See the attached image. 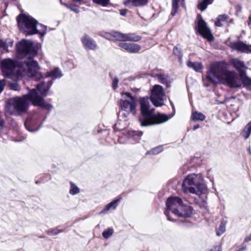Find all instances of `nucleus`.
<instances>
[{
	"label": "nucleus",
	"instance_id": "nucleus-38",
	"mask_svg": "<svg viewBox=\"0 0 251 251\" xmlns=\"http://www.w3.org/2000/svg\"><path fill=\"white\" fill-rule=\"evenodd\" d=\"M13 41L11 39H7L4 41V45H3V50L6 52L8 51V48L12 47L13 45Z\"/></svg>",
	"mask_w": 251,
	"mask_h": 251
},
{
	"label": "nucleus",
	"instance_id": "nucleus-31",
	"mask_svg": "<svg viewBox=\"0 0 251 251\" xmlns=\"http://www.w3.org/2000/svg\"><path fill=\"white\" fill-rule=\"evenodd\" d=\"M180 0H172V9L171 15L174 16L177 12L178 3ZM184 0H182V4H184Z\"/></svg>",
	"mask_w": 251,
	"mask_h": 251
},
{
	"label": "nucleus",
	"instance_id": "nucleus-34",
	"mask_svg": "<svg viewBox=\"0 0 251 251\" xmlns=\"http://www.w3.org/2000/svg\"><path fill=\"white\" fill-rule=\"evenodd\" d=\"M135 6H142L146 5L149 0H129Z\"/></svg>",
	"mask_w": 251,
	"mask_h": 251
},
{
	"label": "nucleus",
	"instance_id": "nucleus-49",
	"mask_svg": "<svg viewBox=\"0 0 251 251\" xmlns=\"http://www.w3.org/2000/svg\"><path fill=\"white\" fill-rule=\"evenodd\" d=\"M4 45V41L0 39V48L3 49Z\"/></svg>",
	"mask_w": 251,
	"mask_h": 251
},
{
	"label": "nucleus",
	"instance_id": "nucleus-42",
	"mask_svg": "<svg viewBox=\"0 0 251 251\" xmlns=\"http://www.w3.org/2000/svg\"><path fill=\"white\" fill-rule=\"evenodd\" d=\"M129 44H130V43H126L122 42V43H120L119 44L118 46L120 48H121L127 51H128Z\"/></svg>",
	"mask_w": 251,
	"mask_h": 251
},
{
	"label": "nucleus",
	"instance_id": "nucleus-8",
	"mask_svg": "<svg viewBox=\"0 0 251 251\" xmlns=\"http://www.w3.org/2000/svg\"><path fill=\"white\" fill-rule=\"evenodd\" d=\"M122 99L120 100V110L119 115L127 117L130 113H135L137 105L136 100L130 93H122Z\"/></svg>",
	"mask_w": 251,
	"mask_h": 251
},
{
	"label": "nucleus",
	"instance_id": "nucleus-30",
	"mask_svg": "<svg viewBox=\"0 0 251 251\" xmlns=\"http://www.w3.org/2000/svg\"><path fill=\"white\" fill-rule=\"evenodd\" d=\"M251 133V121L246 126L244 127L243 131L242 132V135L245 138V139L248 138Z\"/></svg>",
	"mask_w": 251,
	"mask_h": 251
},
{
	"label": "nucleus",
	"instance_id": "nucleus-6",
	"mask_svg": "<svg viewBox=\"0 0 251 251\" xmlns=\"http://www.w3.org/2000/svg\"><path fill=\"white\" fill-rule=\"evenodd\" d=\"M227 64L225 62H217L210 65V69L207 72L206 77L208 81L214 84L220 83L226 73Z\"/></svg>",
	"mask_w": 251,
	"mask_h": 251
},
{
	"label": "nucleus",
	"instance_id": "nucleus-5",
	"mask_svg": "<svg viewBox=\"0 0 251 251\" xmlns=\"http://www.w3.org/2000/svg\"><path fill=\"white\" fill-rule=\"evenodd\" d=\"M39 70L38 62L32 58H28L19 64L16 71L18 75L29 77L35 76L37 80H39L44 77L43 75L39 71Z\"/></svg>",
	"mask_w": 251,
	"mask_h": 251
},
{
	"label": "nucleus",
	"instance_id": "nucleus-1",
	"mask_svg": "<svg viewBox=\"0 0 251 251\" xmlns=\"http://www.w3.org/2000/svg\"><path fill=\"white\" fill-rule=\"evenodd\" d=\"M28 102L48 110L52 108L51 104L45 102L44 98L37 93L35 89H32L27 94L8 99L5 104L6 111L11 115H19L27 111Z\"/></svg>",
	"mask_w": 251,
	"mask_h": 251
},
{
	"label": "nucleus",
	"instance_id": "nucleus-3",
	"mask_svg": "<svg viewBox=\"0 0 251 251\" xmlns=\"http://www.w3.org/2000/svg\"><path fill=\"white\" fill-rule=\"evenodd\" d=\"M166 209L164 214L167 219L170 221L175 220L170 215V212L178 217H188L193 213L192 207L183 203L182 200L178 197H170L166 201Z\"/></svg>",
	"mask_w": 251,
	"mask_h": 251
},
{
	"label": "nucleus",
	"instance_id": "nucleus-14",
	"mask_svg": "<svg viewBox=\"0 0 251 251\" xmlns=\"http://www.w3.org/2000/svg\"><path fill=\"white\" fill-rule=\"evenodd\" d=\"M231 48L241 53H251V45L246 44L241 41H237L232 43Z\"/></svg>",
	"mask_w": 251,
	"mask_h": 251
},
{
	"label": "nucleus",
	"instance_id": "nucleus-36",
	"mask_svg": "<svg viewBox=\"0 0 251 251\" xmlns=\"http://www.w3.org/2000/svg\"><path fill=\"white\" fill-rule=\"evenodd\" d=\"M173 52L175 55L177 56L178 57L179 61L181 62L182 58V53L181 52V49L179 48L178 46H176L174 48Z\"/></svg>",
	"mask_w": 251,
	"mask_h": 251
},
{
	"label": "nucleus",
	"instance_id": "nucleus-15",
	"mask_svg": "<svg viewBox=\"0 0 251 251\" xmlns=\"http://www.w3.org/2000/svg\"><path fill=\"white\" fill-rule=\"evenodd\" d=\"M53 82L52 81H48L47 83L45 81H42L40 83L38 84L36 88L37 92L39 91L42 96L45 97L47 95V93ZM38 94V93H37Z\"/></svg>",
	"mask_w": 251,
	"mask_h": 251
},
{
	"label": "nucleus",
	"instance_id": "nucleus-55",
	"mask_svg": "<svg viewBox=\"0 0 251 251\" xmlns=\"http://www.w3.org/2000/svg\"><path fill=\"white\" fill-rule=\"evenodd\" d=\"M43 181H44V180L43 179V178H41L40 180H37V181H36V184H38V183H39V182H43Z\"/></svg>",
	"mask_w": 251,
	"mask_h": 251
},
{
	"label": "nucleus",
	"instance_id": "nucleus-29",
	"mask_svg": "<svg viewBox=\"0 0 251 251\" xmlns=\"http://www.w3.org/2000/svg\"><path fill=\"white\" fill-rule=\"evenodd\" d=\"M191 118L194 121H203L205 119V116L202 113L196 111L192 113Z\"/></svg>",
	"mask_w": 251,
	"mask_h": 251
},
{
	"label": "nucleus",
	"instance_id": "nucleus-40",
	"mask_svg": "<svg viewBox=\"0 0 251 251\" xmlns=\"http://www.w3.org/2000/svg\"><path fill=\"white\" fill-rule=\"evenodd\" d=\"M64 5L68 9H70L72 11H73L76 13H78L79 12V7L78 6H76V5L70 6V5H68L67 4H64Z\"/></svg>",
	"mask_w": 251,
	"mask_h": 251
},
{
	"label": "nucleus",
	"instance_id": "nucleus-12",
	"mask_svg": "<svg viewBox=\"0 0 251 251\" xmlns=\"http://www.w3.org/2000/svg\"><path fill=\"white\" fill-rule=\"evenodd\" d=\"M32 46V42L23 39L16 44V49L20 55H26L30 53Z\"/></svg>",
	"mask_w": 251,
	"mask_h": 251
},
{
	"label": "nucleus",
	"instance_id": "nucleus-21",
	"mask_svg": "<svg viewBox=\"0 0 251 251\" xmlns=\"http://www.w3.org/2000/svg\"><path fill=\"white\" fill-rule=\"evenodd\" d=\"M63 75L61 70L58 68H55L53 70L46 73L45 77H51L52 79L61 77Z\"/></svg>",
	"mask_w": 251,
	"mask_h": 251
},
{
	"label": "nucleus",
	"instance_id": "nucleus-56",
	"mask_svg": "<svg viewBox=\"0 0 251 251\" xmlns=\"http://www.w3.org/2000/svg\"><path fill=\"white\" fill-rule=\"evenodd\" d=\"M82 0H73V1L80 2Z\"/></svg>",
	"mask_w": 251,
	"mask_h": 251
},
{
	"label": "nucleus",
	"instance_id": "nucleus-27",
	"mask_svg": "<svg viewBox=\"0 0 251 251\" xmlns=\"http://www.w3.org/2000/svg\"><path fill=\"white\" fill-rule=\"evenodd\" d=\"M164 145H159L147 151L146 154H158L164 150Z\"/></svg>",
	"mask_w": 251,
	"mask_h": 251
},
{
	"label": "nucleus",
	"instance_id": "nucleus-11",
	"mask_svg": "<svg viewBox=\"0 0 251 251\" xmlns=\"http://www.w3.org/2000/svg\"><path fill=\"white\" fill-rule=\"evenodd\" d=\"M198 30L204 38L206 39L209 41H213L214 37L210 28L207 26L205 22L201 18L199 20L198 23Z\"/></svg>",
	"mask_w": 251,
	"mask_h": 251
},
{
	"label": "nucleus",
	"instance_id": "nucleus-10",
	"mask_svg": "<svg viewBox=\"0 0 251 251\" xmlns=\"http://www.w3.org/2000/svg\"><path fill=\"white\" fill-rule=\"evenodd\" d=\"M221 82L225 83L230 88H239L241 84L236 74L232 71H227Z\"/></svg>",
	"mask_w": 251,
	"mask_h": 251
},
{
	"label": "nucleus",
	"instance_id": "nucleus-53",
	"mask_svg": "<svg viewBox=\"0 0 251 251\" xmlns=\"http://www.w3.org/2000/svg\"><path fill=\"white\" fill-rule=\"evenodd\" d=\"M246 250V247H243L240 248L237 251H245Z\"/></svg>",
	"mask_w": 251,
	"mask_h": 251
},
{
	"label": "nucleus",
	"instance_id": "nucleus-25",
	"mask_svg": "<svg viewBox=\"0 0 251 251\" xmlns=\"http://www.w3.org/2000/svg\"><path fill=\"white\" fill-rule=\"evenodd\" d=\"M228 18V16L226 15H219L217 18L215 25L217 26H223L226 22Z\"/></svg>",
	"mask_w": 251,
	"mask_h": 251
},
{
	"label": "nucleus",
	"instance_id": "nucleus-4",
	"mask_svg": "<svg viewBox=\"0 0 251 251\" xmlns=\"http://www.w3.org/2000/svg\"><path fill=\"white\" fill-rule=\"evenodd\" d=\"M201 174L188 175L183 180L182 189L184 193H191L200 195L207 191L206 186L203 183Z\"/></svg>",
	"mask_w": 251,
	"mask_h": 251
},
{
	"label": "nucleus",
	"instance_id": "nucleus-54",
	"mask_svg": "<svg viewBox=\"0 0 251 251\" xmlns=\"http://www.w3.org/2000/svg\"><path fill=\"white\" fill-rule=\"evenodd\" d=\"M199 127V125H196L194 126L193 127V129L195 130H196L197 129H198V128Z\"/></svg>",
	"mask_w": 251,
	"mask_h": 251
},
{
	"label": "nucleus",
	"instance_id": "nucleus-52",
	"mask_svg": "<svg viewBox=\"0 0 251 251\" xmlns=\"http://www.w3.org/2000/svg\"><path fill=\"white\" fill-rule=\"evenodd\" d=\"M133 133H134V135H135L137 134L138 136H140L142 135V133L141 132L135 131V132H133Z\"/></svg>",
	"mask_w": 251,
	"mask_h": 251
},
{
	"label": "nucleus",
	"instance_id": "nucleus-17",
	"mask_svg": "<svg viewBox=\"0 0 251 251\" xmlns=\"http://www.w3.org/2000/svg\"><path fill=\"white\" fill-rule=\"evenodd\" d=\"M82 43L87 50H94L97 48L96 42L87 35H84L81 39Z\"/></svg>",
	"mask_w": 251,
	"mask_h": 251
},
{
	"label": "nucleus",
	"instance_id": "nucleus-50",
	"mask_svg": "<svg viewBox=\"0 0 251 251\" xmlns=\"http://www.w3.org/2000/svg\"><path fill=\"white\" fill-rule=\"evenodd\" d=\"M118 124H116L114 125V126L113 127V129H114L115 131H116L117 128L118 130H121V129L118 128Z\"/></svg>",
	"mask_w": 251,
	"mask_h": 251
},
{
	"label": "nucleus",
	"instance_id": "nucleus-48",
	"mask_svg": "<svg viewBox=\"0 0 251 251\" xmlns=\"http://www.w3.org/2000/svg\"><path fill=\"white\" fill-rule=\"evenodd\" d=\"M126 11H127L126 9L122 10L120 11V14L122 16H125L126 15Z\"/></svg>",
	"mask_w": 251,
	"mask_h": 251
},
{
	"label": "nucleus",
	"instance_id": "nucleus-26",
	"mask_svg": "<svg viewBox=\"0 0 251 251\" xmlns=\"http://www.w3.org/2000/svg\"><path fill=\"white\" fill-rule=\"evenodd\" d=\"M226 224L227 222L225 220L221 221L219 227L216 230V234L217 236H221L226 231Z\"/></svg>",
	"mask_w": 251,
	"mask_h": 251
},
{
	"label": "nucleus",
	"instance_id": "nucleus-45",
	"mask_svg": "<svg viewBox=\"0 0 251 251\" xmlns=\"http://www.w3.org/2000/svg\"><path fill=\"white\" fill-rule=\"evenodd\" d=\"M5 86L4 80H0V94L3 91Z\"/></svg>",
	"mask_w": 251,
	"mask_h": 251
},
{
	"label": "nucleus",
	"instance_id": "nucleus-16",
	"mask_svg": "<svg viewBox=\"0 0 251 251\" xmlns=\"http://www.w3.org/2000/svg\"><path fill=\"white\" fill-rule=\"evenodd\" d=\"M230 62L235 69L239 72V75L245 73L247 69L244 61L238 58H232Z\"/></svg>",
	"mask_w": 251,
	"mask_h": 251
},
{
	"label": "nucleus",
	"instance_id": "nucleus-37",
	"mask_svg": "<svg viewBox=\"0 0 251 251\" xmlns=\"http://www.w3.org/2000/svg\"><path fill=\"white\" fill-rule=\"evenodd\" d=\"M93 2L103 7H107L110 4V0H92Z\"/></svg>",
	"mask_w": 251,
	"mask_h": 251
},
{
	"label": "nucleus",
	"instance_id": "nucleus-43",
	"mask_svg": "<svg viewBox=\"0 0 251 251\" xmlns=\"http://www.w3.org/2000/svg\"><path fill=\"white\" fill-rule=\"evenodd\" d=\"M11 89L15 91L19 90V86L17 83L14 82L10 84Z\"/></svg>",
	"mask_w": 251,
	"mask_h": 251
},
{
	"label": "nucleus",
	"instance_id": "nucleus-51",
	"mask_svg": "<svg viewBox=\"0 0 251 251\" xmlns=\"http://www.w3.org/2000/svg\"><path fill=\"white\" fill-rule=\"evenodd\" d=\"M250 241H251V235L250 236L247 237L245 239V242H249Z\"/></svg>",
	"mask_w": 251,
	"mask_h": 251
},
{
	"label": "nucleus",
	"instance_id": "nucleus-22",
	"mask_svg": "<svg viewBox=\"0 0 251 251\" xmlns=\"http://www.w3.org/2000/svg\"><path fill=\"white\" fill-rule=\"evenodd\" d=\"M187 66L188 67L193 69L197 72H201L203 69L202 64L199 62H193L191 61H188Z\"/></svg>",
	"mask_w": 251,
	"mask_h": 251
},
{
	"label": "nucleus",
	"instance_id": "nucleus-28",
	"mask_svg": "<svg viewBox=\"0 0 251 251\" xmlns=\"http://www.w3.org/2000/svg\"><path fill=\"white\" fill-rule=\"evenodd\" d=\"M239 75L245 87L251 86V78L247 75L246 72Z\"/></svg>",
	"mask_w": 251,
	"mask_h": 251
},
{
	"label": "nucleus",
	"instance_id": "nucleus-7",
	"mask_svg": "<svg viewBox=\"0 0 251 251\" xmlns=\"http://www.w3.org/2000/svg\"><path fill=\"white\" fill-rule=\"evenodd\" d=\"M19 28L25 35L37 34L38 22L32 17L25 14H20L17 18Z\"/></svg>",
	"mask_w": 251,
	"mask_h": 251
},
{
	"label": "nucleus",
	"instance_id": "nucleus-44",
	"mask_svg": "<svg viewBox=\"0 0 251 251\" xmlns=\"http://www.w3.org/2000/svg\"><path fill=\"white\" fill-rule=\"evenodd\" d=\"M118 82V79L117 77H115L112 82V87L114 89H116L117 88Z\"/></svg>",
	"mask_w": 251,
	"mask_h": 251
},
{
	"label": "nucleus",
	"instance_id": "nucleus-59",
	"mask_svg": "<svg viewBox=\"0 0 251 251\" xmlns=\"http://www.w3.org/2000/svg\"><path fill=\"white\" fill-rule=\"evenodd\" d=\"M248 150H249V153H250V154H251V151L250 148H249V149H248Z\"/></svg>",
	"mask_w": 251,
	"mask_h": 251
},
{
	"label": "nucleus",
	"instance_id": "nucleus-35",
	"mask_svg": "<svg viewBox=\"0 0 251 251\" xmlns=\"http://www.w3.org/2000/svg\"><path fill=\"white\" fill-rule=\"evenodd\" d=\"M114 233V229L111 227L105 229L102 232V236L105 239H108Z\"/></svg>",
	"mask_w": 251,
	"mask_h": 251
},
{
	"label": "nucleus",
	"instance_id": "nucleus-9",
	"mask_svg": "<svg viewBox=\"0 0 251 251\" xmlns=\"http://www.w3.org/2000/svg\"><path fill=\"white\" fill-rule=\"evenodd\" d=\"M165 93L162 86L156 84L151 92V100L155 106H161L164 104L163 98Z\"/></svg>",
	"mask_w": 251,
	"mask_h": 251
},
{
	"label": "nucleus",
	"instance_id": "nucleus-23",
	"mask_svg": "<svg viewBox=\"0 0 251 251\" xmlns=\"http://www.w3.org/2000/svg\"><path fill=\"white\" fill-rule=\"evenodd\" d=\"M142 39L141 36L135 33L125 34L124 41L138 42Z\"/></svg>",
	"mask_w": 251,
	"mask_h": 251
},
{
	"label": "nucleus",
	"instance_id": "nucleus-47",
	"mask_svg": "<svg viewBox=\"0 0 251 251\" xmlns=\"http://www.w3.org/2000/svg\"><path fill=\"white\" fill-rule=\"evenodd\" d=\"M28 125H29V122L27 120H26L25 123V126L26 127V129L28 130L31 131V132L35 131V129H31L30 128L28 127Z\"/></svg>",
	"mask_w": 251,
	"mask_h": 251
},
{
	"label": "nucleus",
	"instance_id": "nucleus-32",
	"mask_svg": "<svg viewBox=\"0 0 251 251\" xmlns=\"http://www.w3.org/2000/svg\"><path fill=\"white\" fill-rule=\"evenodd\" d=\"M141 49V46L139 45L130 43L128 51L131 53H136L138 52Z\"/></svg>",
	"mask_w": 251,
	"mask_h": 251
},
{
	"label": "nucleus",
	"instance_id": "nucleus-58",
	"mask_svg": "<svg viewBox=\"0 0 251 251\" xmlns=\"http://www.w3.org/2000/svg\"><path fill=\"white\" fill-rule=\"evenodd\" d=\"M129 3V1H126V2H125V4L126 5H128V4Z\"/></svg>",
	"mask_w": 251,
	"mask_h": 251
},
{
	"label": "nucleus",
	"instance_id": "nucleus-24",
	"mask_svg": "<svg viewBox=\"0 0 251 251\" xmlns=\"http://www.w3.org/2000/svg\"><path fill=\"white\" fill-rule=\"evenodd\" d=\"M213 0H202L199 1L198 3L197 7L201 12L204 11L207 7L209 4H211Z\"/></svg>",
	"mask_w": 251,
	"mask_h": 251
},
{
	"label": "nucleus",
	"instance_id": "nucleus-33",
	"mask_svg": "<svg viewBox=\"0 0 251 251\" xmlns=\"http://www.w3.org/2000/svg\"><path fill=\"white\" fill-rule=\"evenodd\" d=\"M80 192L79 188L73 182H70V194L72 195H75Z\"/></svg>",
	"mask_w": 251,
	"mask_h": 251
},
{
	"label": "nucleus",
	"instance_id": "nucleus-39",
	"mask_svg": "<svg viewBox=\"0 0 251 251\" xmlns=\"http://www.w3.org/2000/svg\"><path fill=\"white\" fill-rule=\"evenodd\" d=\"M62 231H63L62 229H59L56 228H54V229H50L48 231V232L49 235H57V234L62 232Z\"/></svg>",
	"mask_w": 251,
	"mask_h": 251
},
{
	"label": "nucleus",
	"instance_id": "nucleus-41",
	"mask_svg": "<svg viewBox=\"0 0 251 251\" xmlns=\"http://www.w3.org/2000/svg\"><path fill=\"white\" fill-rule=\"evenodd\" d=\"M40 26H41V29L40 30H38L37 33H39L40 35L43 36L46 33L47 30V26L44 25L42 24L40 25Z\"/></svg>",
	"mask_w": 251,
	"mask_h": 251
},
{
	"label": "nucleus",
	"instance_id": "nucleus-46",
	"mask_svg": "<svg viewBox=\"0 0 251 251\" xmlns=\"http://www.w3.org/2000/svg\"><path fill=\"white\" fill-rule=\"evenodd\" d=\"M208 251H222L220 246H216L212 247Z\"/></svg>",
	"mask_w": 251,
	"mask_h": 251
},
{
	"label": "nucleus",
	"instance_id": "nucleus-13",
	"mask_svg": "<svg viewBox=\"0 0 251 251\" xmlns=\"http://www.w3.org/2000/svg\"><path fill=\"white\" fill-rule=\"evenodd\" d=\"M16 62L14 60L6 58L1 62V68L2 73L5 75H11L16 69Z\"/></svg>",
	"mask_w": 251,
	"mask_h": 251
},
{
	"label": "nucleus",
	"instance_id": "nucleus-60",
	"mask_svg": "<svg viewBox=\"0 0 251 251\" xmlns=\"http://www.w3.org/2000/svg\"><path fill=\"white\" fill-rule=\"evenodd\" d=\"M249 20L251 21V16L249 18Z\"/></svg>",
	"mask_w": 251,
	"mask_h": 251
},
{
	"label": "nucleus",
	"instance_id": "nucleus-19",
	"mask_svg": "<svg viewBox=\"0 0 251 251\" xmlns=\"http://www.w3.org/2000/svg\"><path fill=\"white\" fill-rule=\"evenodd\" d=\"M125 34L121 32L114 31L111 33H106L105 37L108 40L116 41H124Z\"/></svg>",
	"mask_w": 251,
	"mask_h": 251
},
{
	"label": "nucleus",
	"instance_id": "nucleus-2",
	"mask_svg": "<svg viewBox=\"0 0 251 251\" xmlns=\"http://www.w3.org/2000/svg\"><path fill=\"white\" fill-rule=\"evenodd\" d=\"M140 105L142 117L139 118V121L143 126L161 124L169 119L168 116L164 114H153L154 109L150 108L148 97L142 98L140 100Z\"/></svg>",
	"mask_w": 251,
	"mask_h": 251
},
{
	"label": "nucleus",
	"instance_id": "nucleus-57",
	"mask_svg": "<svg viewBox=\"0 0 251 251\" xmlns=\"http://www.w3.org/2000/svg\"><path fill=\"white\" fill-rule=\"evenodd\" d=\"M60 3H61L62 5H64V4H65V3H63V2H62V0H60Z\"/></svg>",
	"mask_w": 251,
	"mask_h": 251
},
{
	"label": "nucleus",
	"instance_id": "nucleus-18",
	"mask_svg": "<svg viewBox=\"0 0 251 251\" xmlns=\"http://www.w3.org/2000/svg\"><path fill=\"white\" fill-rule=\"evenodd\" d=\"M152 76L154 78H156L160 83L165 85L167 87H170L171 81L167 75L160 73L158 74H153L152 75Z\"/></svg>",
	"mask_w": 251,
	"mask_h": 251
},
{
	"label": "nucleus",
	"instance_id": "nucleus-20",
	"mask_svg": "<svg viewBox=\"0 0 251 251\" xmlns=\"http://www.w3.org/2000/svg\"><path fill=\"white\" fill-rule=\"evenodd\" d=\"M121 198H118L107 204L105 206V207L100 212V214H105L111 209L113 210L116 209L118 206L119 202L121 201Z\"/></svg>",
	"mask_w": 251,
	"mask_h": 251
}]
</instances>
